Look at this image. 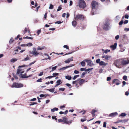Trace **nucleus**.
<instances>
[{
    "label": "nucleus",
    "instance_id": "19",
    "mask_svg": "<svg viewBox=\"0 0 129 129\" xmlns=\"http://www.w3.org/2000/svg\"><path fill=\"white\" fill-rule=\"evenodd\" d=\"M58 109L57 108H54L53 109H51V111L52 112H54L55 111H57L58 110Z\"/></svg>",
    "mask_w": 129,
    "mask_h": 129
},
{
    "label": "nucleus",
    "instance_id": "31",
    "mask_svg": "<svg viewBox=\"0 0 129 129\" xmlns=\"http://www.w3.org/2000/svg\"><path fill=\"white\" fill-rule=\"evenodd\" d=\"M68 68L67 67V66H66L65 67H63L62 68H61L60 69H59V70H65V69H66Z\"/></svg>",
    "mask_w": 129,
    "mask_h": 129
},
{
    "label": "nucleus",
    "instance_id": "1",
    "mask_svg": "<svg viewBox=\"0 0 129 129\" xmlns=\"http://www.w3.org/2000/svg\"><path fill=\"white\" fill-rule=\"evenodd\" d=\"M98 5V3L95 1H92L91 5L92 7V10L91 11V14L92 15L95 14L96 13L95 11L96 10V7Z\"/></svg>",
    "mask_w": 129,
    "mask_h": 129
},
{
    "label": "nucleus",
    "instance_id": "47",
    "mask_svg": "<svg viewBox=\"0 0 129 129\" xmlns=\"http://www.w3.org/2000/svg\"><path fill=\"white\" fill-rule=\"evenodd\" d=\"M100 59H98L96 60V63H99V64H100Z\"/></svg>",
    "mask_w": 129,
    "mask_h": 129
},
{
    "label": "nucleus",
    "instance_id": "61",
    "mask_svg": "<svg viewBox=\"0 0 129 129\" xmlns=\"http://www.w3.org/2000/svg\"><path fill=\"white\" fill-rule=\"evenodd\" d=\"M43 72H41L40 74H39L38 76H42L43 74Z\"/></svg>",
    "mask_w": 129,
    "mask_h": 129
},
{
    "label": "nucleus",
    "instance_id": "42",
    "mask_svg": "<svg viewBox=\"0 0 129 129\" xmlns=\"http://www.w3.org/2000/svg\"><path fill=\"white\" fill-rule=\"evenodd\" d=\"M127 76H125V75L124 76H123V79L124 80L126 81L127 79Z\"/></svg>",
    "mask_w": 129,
    "mask_h": 129
},
{
    "label": "nucleus",
    "instance_id": "18",
    "mask_svg": "<svg viewBox=\"0 0 129 129\" xmlns=\"http://www.w3.org/2000/svg\"><path fill=\"white\" fill-rule=\"evenodd\" d=\"M72 25L74 27H75L77 23L76 21H74L72 22Z\"/></svg>",
    "mask_w": 129,
    "mask_h": 129
},
{
    "label": "nucleus",
    "instance_id": "56",
    "mask_svg": "<svg viewBox=\"0 0 129 129\" xmlns=\"http://www.w3.org/2000/svg\"><path fill=\"white\" fill-rule=\"evenodd\" d=\"M85 72H83L81 76V77L82 78L84 76V75H85Z\"/></svg>",
    "mask_w": 129,
    "mask_h": 129
},
{
    "label": "nucleus",
    "instance_id": "64",
    "mask_svg": "<svg viewBox=\"0 0 129 129\" xmlns=\"http://www.w3.org/2000/svg\"><path fill=\"white\" fill-rule=\"evenodd\" d=\"M123 85H122V87H123L126 84V82L125 81H123L122 82Z\"/></svg>",
    "mask_w": 129,
    "mask_h": 129
},
{
    "label": "nucleus",
    "instance_id": "8",
    "mask_svg": "<svg viewBox=\"0 0 129 129\" xmlns=\"http://www.w3.org/2000/svg\"><path fill=\"white\" fill-rule=\"evenodd\" d=\"M63 122H64V123L66 124H70L73 121V120H71L69 121H68L67 118L65 117H63Z\"/></svg>",
    "mask_w": 129,
    "mask_h": 129
},
{
    "label": "nucleus",
    "instance_id": "57",
    "mask_svg": "<svg viewBox=\"0 0 129 129\" xmlns=\"http://www.w3.org/2000/svg\"><path fill=\"white\" fill-rule=\"evenodd\" d=\"M62 23V22L60 21H57L55 23V24H59Z\"/></svg>",
    "mask_w": 129,
    "mask_h": 129
},
{
    "label": "nucleus",
    "instance_id": "16",
    "mask_svg": "<svg viewBox=\"0 0 129 129\" xmlns=\"http://www.w3.org/2000/svg\"><path fill=\"white\" fill-rule=\"evenodd\" d=\"M108 64L107 63H105L103 61H101L99 65L100 66L104 65L105 66L107 65Z\"/></svg>",
    "mask_w": 129,
    "mask_h": 129
},
{
    "label": "nucleus",
    "instance_id": "14",
    "mask_svg": "<svg viewBox=\"0 0 129 129\" xmlns=\"http://www.w3.org/2000/svg\"><path fill=\"white\" fill-rule=\"evenodd\" d=\"M78 83L80 84V85L83 84L85 82V80L84 79H78Z\"/></svg>",
    "mask_w": 129,
    "mask_h": 129
},
{
    "label": "nucleus",
    "instance_id": "7",
    "mask_svg": "<svg viewBox=\"0 0 129 129\" xmlns=\"http://www.w3.org/2000/svg\"><path fill=\"white\" fill-rule=\"evenodd\" d=\"M121 64L124 66L126 65L129 63V60H126L125 59H121Z\"/></svg>",
    "mask_w": 129,
    "mask_h": 129
},
{
    "label": "nucleus",
    "instance_id": "32",
    "mask_svg": "<svg viewBox=\"0 0 129 129\" xmlns=\"http://www.w3.org/2000/svg\"><path fill=\"white\" fill-rule=\"evenodd\" d=\"M14 41V39L13 38H11L9 41V43L10 44H11Z\"/></svg>",
    "mask_w": 129,
    "mask_h": 129
},
{
    "label": "nucleus",
    "instance_id": "50",
    "mask_svg": "<svg viewBox=\"0 0 129 129\" xmlns=\"http://www.w3.org/2000/svg\"><path fill=\"white\" fill-rule=\"evenodd\" d=\"M111 79V78L110 77H107V81H109Z\"/></svg>",
    "mask_w": 129,
    "mask_h": 129
},
{
    "label": "nucleus",
    "instance_id": "29",
    "mask_svg": "<svg viewBox=\"0 0 129 129\" xmlns=\"http://www.w3.org/2000/svg\"><path fill=\"white\" fill-rule=\"evenodd\" d=\"M126 115V114L124 113H121L120 115H119V117H120V116H122V117H125Z\"/></svg>",
    "mask_w": 129,
    "mask_h": 129
},
{
    "label": "nucleus",
    "instance_id": "12",
    "mask_svg": "<svg viewBox=\"0 0 129 129\" xmlns=\"http://www.w3.org/2000/svg\"><path fill=\"white\" fill-rule=\"evenodd\" d=\"M118 115V113L117 112L112 113L109 114L108 116L109 117H114L117 116Z\"/></svg>",
    "mask_w": 129,
    "mask_h": 129
},
{
    "label": "nucleus",
    "instance_id": "24",
    "mask_svg": "<svg viewBox=\"0 0 129 129\" xmlns=\"http://www.w3.org/2000/svg\"><path fill=\"white\" fill-rule=\"evenodd\" d=\"M57 66H54V67H52L51 68L52 69V70H51V71L52 72V71H54L56 70L57 68Z\"/></svg>",
    "mask_w": 129,
    "mask_h": 129
},
{
    "label": "nucleus",
    "instance_id": "30",
    "mask_svg": "<svg viewBox=\"0 0 129 129\" xmlns=\"http://www.w3.org/2000/svg\"><path fill=\"white\" fill-rule=\"evenodd\" d=\"M47 90L49 91L50 92H53L54 91V89L52 88L50 89H47Z\"/></svg>",
    "mask_w": 129,
    "mask_h": 129
},
{
    "label": "nucleus",
    "instance_id": "41",
    "mask_svg": "<svg viewBox=\"0 0 129 129\" xmlns=\"http://www.w3.org/2000/svg\"><path fill=\"white\" fill-rule=\"evenodd\" d=\"M24 39H33V38L31 37H28V36H27L26 37H25L23 38Z\"/></svg>",
    "mask_w": 129,
    "mask_h": 129
},
{
    "label": "nucleus",
    "instance_id": "35",
    "mask_svg": "<svg viewBox=\"0 0 129 129\" xmlns=\"http://www.w3.org/2000/svg\"><path fill=\"white\" fill-rule=\"evenodd\" d=\"M21 70L20 69H18L17 71V72L16 73L17 75H18L20 74V72Z\"/></svg>",
    "mask_w": 129,
    "mask_h": 129
},
{
    "label": "nucleus",
    "instance_id": "39",
    "mask_svg": "<svg viewBox=\"0 0 129 129\" xmlns=\"http://www.w3.org/2000/svg\"><path fill=\"white\" fill-rule=\"evenodd\" d=\"M119 81V80L118 79H114L113 80V83H114L118 81Z\"/></svg>",
    "mask_w": 129,
    "mask_h": 129
},
{
    "label": "nucleus",
    "instance_id": "27",
    "mask_svg": "<svg viewBox=\"0 0 129 129\" xmlns=\"http://www.w3.org/2000/svg\"><path fill=\"white\" fill-rule=\"evenodd\" d=\"M120 37L123 39H125L126 37V34L120 36Z\"/></svg>",
    "mask_w": 129,
    "mask_h": 129
},
{
    "label": "nucleus",
    "instance_id": "51",
    "mask_svg": "<svg viewBox=\"0 0 129 129\" xmlns=\"http://www.w3.org/2000/svg\"><path fill=\"white\" fill-rule=\"evenodd\" d=\"M106 122H104L103 123V127H106Z\"/></svg>",
    "mask_w": 129,
    "mask_h": 129
},
{
    "label": "nucleus",
    "instance_id": "54",
    "mask_svg": "<svg viewBox=\"0 0 129 129\" xmlns=\"http://www.w3.org/2000/svg\"><path fill=\"white\" fill-rule=\"evenodd\" d=\"M53 77V76H49L45 78L46 79H50Z\"/></svg>",
    "mask_w": 129,
    "mask_h": 129
},
{
    "label": "nucleus",
    "instance_id": "17",
    "mask_svg": "<svg viewBox=\"0 0 129 129\" xmlns=\"http://www.w3.org/2000/svg\"><path fill=\"white\" fill-rule=\"evenodd\" d=\"M30 59V58L28 57V55H27L26 57L23 59L22 61H26L29 60Z\"/></svg>",
    "mask_w": 129,
    "mask_h": 129
},
{
    "label": "nucleus",
    "instance_id": "37",
    "mask_svg": "<svg viewBox=\"0 0 129 129\" xmlns=\"http://www.w3.org/2000/svg\"><path fill=\"white\" fill-rule=\"evenodd\" d=\"M62 9L61 6L60 5L58 7V8L57 9V11H58Z\"/></svg>",
    "mask_w": 129,
    "mask_h": 129
},
{
    "label": "nucleus",
    "instance_id": "59",
    "mask_svg": "<svg viewBox=\"0 0 129 129\" xmlns=\"http://www.w3.org/2000/svg\"><path fill=\"white\" fill-rule=\"evenodd\" d=\"M74 73L76 74H77L79 73V72L77 70H75L74 71Z\"/></svg>",
    "mask_w": 129,
    "mask_h": 129
},
{
    "label": "nucleus",
    "instance_id": "34",
    "mask_svg": "<svg viewBox=\"0 0 129 129\" xmlns=\"http://www.w3.org/2000/svg\"><path fill=\"white\" fill-rule=\"evenodd\" d=\"M53 5L51 4H50L49 7V9H53Z\"/></svg>",
    "mask_w": 129,
    "mask_h": 129
},
{
    "label": "nucleus",
    "instance_id": "13",
    "mask_svg": "<svg viewBox=\"0 0 129 129\" xmlns=\"http://www.w3.org/2000/svg\"><path fill=\"white\" fill-rule=\"evenodd\" d=\"M117 45V43H114V45L111 46H110V47L112 50H113L116 48Z\"/></svg>",
    "mask_w": 129,
    "mask_h": 129
},
{
    "label": "nucleus",
    "instance_id": "60",
    "mask_svg": "<svg viewBox=\"0 0 129 129\" xmlns=\"http://www.w3.org/2000/svg\"><path fill=\"white\" fill-rule=\"evenodd\" d=\"M52 118L53 119H55L56 120H57V119L56 118V116H52Z\"/></svg>",
    "mask_w": 129,
    "mask_h": 129
},
{
    "label": "nucleus",
    "instance_id": "38",
    "mask_svg": "<svg viewBox=\"0 0 129 129\" xmlns=\"http://www.w3.org/2000/svg\"><path fill=\"white\" fill-rule=\"evenodd\" d=\"M27 46H32L33 44L31 43H29L27 44Z\"/></svg>",
    "mask_w": 129,
    "mask_h": 129
},
{
    "label": "nucleus",
    "instance_id": "62",
    "mask_svg": "<svg viewBox=\"0 0 129 129\" xmlns=\"http://www.w3.org/2000/svg\"><path fill=\"white\" fill-rule=\"evenodd\" d=\"M74 64H70L69 65L67 66V67L68 68H70L71 67L74 66Z\"/></svg>",
    "mask_w": 129,
    "mask_h": 129
},
{
    "label": "nucleus",
    "instance_id": "55",
    "mask_svg": "<svg viewBox=\"0 0 129 129\" xmlns=\"http://www.w3.org/2000/svg\"><path fill=\"white\" fill-rule=\"evenodd\" d=\"M41 30H38V31L37 32V34L38 35H39V34L41 33Z\"/></svg>",
    "mask_w": 129,
    "mask_h": 129
},
{
    "label": "nucleus",
    "instance_id": "44",
    "mask_svg": "<svg viewBox=\"0 0 129 129\" xmlns=\"http://www.w3.org/2000/svg\"><path fill=\"white\" fill-rule=\"evenodd\" d=\"M63 47L64 48H66L67 49H68V50L69 49V47H68V46L67 45H64L63 46Z\"/></svg>",
    "mask_w": 129,
    "mask_h": 129
},
{
    "label": "nucleus",
    "instance_id": "2",
    "mask_svg": "<svg viewBox=\"0 0 129 129\" xmlns=\"http://www.w3.org/2000/svg\"><path fill=\"white\" fill-rule=\"evenodd\" d=\"M121 59H118L115 61L113 64L117 68H121Z\"/></svg>",
    "mask_w": 129,
    "mask_h": 129
},
{
    "label": "nucleus",
    "instance_id": "6",
    "mask_svg": "<svg viewBox=\"0 0 129 129\" xmlns=\"http://www.w3.org/2000/svg\"><path fill=\"white\" fill-rule=\"evenodd\" d=\"M23 86V84L15 82L13 83L12 86V87L13 88H20L22 87Z\"/></svg>",
    "mask_w": 129,
    "mask_h": 129
},
{
    "label": "nucleus",
    "instance_id": "63",
    "mask_svg": "<svg viewBox=\"0 0 129 129\" xmlns=\"http://www.w3.org/2000/svg\"><path fill=\"white\" fill-rule=\"evenodd\" d=\"M125 17L126 18L128 19L129 18V15L128 14H126L125 16Z\"/></svg>",
    "mask_w": 129,
    "mask_h": 129
},
{
    "label": "nucleus",
    "instance_id": "9",
    "mask_svg": "<svg viewBox=\"0 0 129 129\" xmlns=\"http://www.w3.org/2000/svg\"><path fill=\"white\" fill-rule=\"evenodd\" d=\"M30 53L34 55L35 57L37 56L39 54V53L37 52L36 49L35 48H33V51Z\"/></svg>",
    "mask_w": 129,
    "mask_h": 129
},
{
    "label": "nucleus",
    "instance_id": "52",
    "mask_svg": "<svg viewBox=\"0 0 129 129\" xmlns=\"http://www.w3.org/2000/svg\"><path fill=\"white\" fill-rule=\"evenodd\" d=\"M124 31L127 32L129 31V28H124Z\"/></svg>",
    "mask_w": 129,
    "mask_h": 129
},
{
    "label": "nucleus",
    "instance_id": "10",
    "mask_svg": "<svg viewBox=\"0 0 129 129\" xmlns=\"http://www.w3.org/2000/svg\"><path fill=\"white\" fill-rule=\"evenodd\" d=\"M84 61L86 62L87 64L90 66H92L93 65L92 62L91 60L86 59L84 60Z\"/></svg>",
    "mask_w": 129,
    "mask_h": 129
},
{
    "label": "nucleus",
    "instance_id": "45",
    "mask_svg": "<svg viewBox=\"0 0 129 129\" xmlns=\"http://www.w3.org/2000/svg\"><path fill=\"white\" fill-rule=\"evenodd\" d=\"M93 69V68H89L85 70V71H91Z\"/></svg>",
    "mask_w": 129,
    "mask_h": 129
},
{
    "label": "nucleus",
    "instance_id": "4",
    "mask_svg": "<svg viewBox=\"0 0 129 129\" xmlns=\"http://www.w3.org/2000/svg\"><path fill=\"white\" fill-rule=\"evenodd\" d=\"M79 7L81 8H84L86 7V4L84 0H79Z\"/></svg>",
    "mask_w": 129,
    "mask_h": 129
},
{
    "label": "nucleus",
    "instance_id": "58",
    "mask_svg": "<svg viewBox=\"0 0 129 129\" xmlns=\"http://www.w3.org/2000/svg\"><path fill=\"white\" fill-rule=\"evenodd\" d=\"M123 21L121 20L119 23V25H121L123 24Z\"/></svg>",
    "mask_w": 129,
    "mask_h": 129
},
{
    "label": "nucleus",
    "instance_id": "26",
    "mask_svg": "<svg viewBox=\"0 0 129 129\" xmlns=\"http://www.w3.org/2000/svg\"><path fill=\"white\" fill-rule=\"evenodd\" d=\"M85 61L84 60L81 62V64L82 67H84L85 65Z\"/></svg>",
    "mask_w": 129,
    "mask_h": 129
},
{
    "label": "nucleus",
    "instance_id": "33",
    "mask_svg": "<svg viewBox=\"0 0 129 129\" xmlns=\"http://www.w3.org/2000/svg\"><path fill=\"white\" fill-rule=\"evenodd\" d=\"M58 75L59 73H54L53 74V77H55L56 76Z\"/></svg>",
    "mask_w": 129,
    "mask_h": 129
},
{
    "label": "nucleus",
    "instance_id": "21",
    "mask_svg": "<svg viewBox=\"0 0 129 129\" xmlns=\"http://www.w3.org/2000/svg\"><path fill=\"white\" fill-rule=\"evenodd\" d=\"M28 31V32L29 33H30V31L29 30V29L27 28H25V31H23L24 32L23 34H25V32H26Z\"/></svg>",
    "mask_w": 129,
    "mask_h": 129
},
{
    "label": "nucleus",
    "instance_id": "5",
    "mask_svg": "<svg viewBox=\"0 0 129 129\" xmlns=\"http://www.w3.org/2000/svg\"><path fill=\"white\" fill-rule=\"evenodd\" d=\"M74 19L76 20H84V16L82 15L78 14L77 15H75Z\"/></svg>",
    "mask_w": 129,
    "mask_h": 129
},
{
    "label": "nucleus",
    "instance_id": "20",
    "mask_svg": "<svg viewBox=\"0 0 129 129\" xmlns=\"http://www.w3.org/2000/svg\"><path fill=\"white\" fill-rule=\"evenodd\" d=\"M111 58V56L110 55H106V56L105 59L106 60H108Z\"/></svg>",
    "mask_w": 129,
    "mask_h": 129
},
{
    "label": "nucleus",
    "instance_id": "49",
    "mask_svg": "<svg viewBox=\"0 0 129 129\" xmlns=\"http://www.w3.org/2000/svg\"><path fill=\"white\" fill-rule=\"evenodd\" d=\"M42 79L40 78L37 80V82H42Z\"/></svg>",
    "mask_w": 129,
    "mask_h": 129
},
{
    "label": "nucleus",
    "instance_id": "11",
    "mask_svg": "<svg viewBox=\"0 0 129 129\" xmlns=\"http://www.w3.org/2000/svg\"><path fill=\"white\" fill-rule=\"evenodd\" d=\"M98 111V109L96 108L92 110L91 113L92 114L93 117H94L95 116V113L97 112Z\"/></svg>",
    "mask_w": 129,
    "mask_h": 129
},
{
    "label": "nucleus",
    "instance_id": "25",
    "mask_svg": "<svg viewBox=\"0 0 129 129\" xmlns=\"http://www.w3.org/2000/svg\"><path fill=\"white\" fill-rule=\"evenodd\" d=\"M120 19V17L118 15L115 18V20L116 21H119Z\"/></svg>",
    "mask_w": 129,
    "mask_h": 129
},
{
    "label": "nucleus",
    "instance_id": "36",
    "mask_svg": "<svg viewBox=\"0 0 129 129\" xmlns=\"http://www.w3.org/2000/svg\"><path fill=\"white\" fill-rule=\"evenodd\" d=\"M78 79L76 81H74L72 82V83L73 84H76L77 83H78Z\"/></svg>",
    "mask_w": 129,
    "mask_h": 129
},
{
    "label": "nucleus",
    "instance_id": "15",
    "mask_svg": "<svg viewBox=\"0 0 129 129\" xmlns=\"http://www.w3.org/2000/svg\"><path fill=\"white\" fill-rule=\"evenodd\" d=\"M73 57H71L70 58L66 60L65 61V63H69L70 62L73 61Z\"/></svg>",
    "mask_w": 129,
    "mask_h": 129
},
{
    "label": "nucleus",
    "instance_id": "22",
    "mask_svg": "<svg viewBox=\"0 0 129 129\" xmlns=\"http://www.w3.org/2000/svg\"><path fill=\"white\" fill-rule=\"evenodd\" d=\"M65 78L66 79H68L69 80H71V76H65Z\"/></svg>",
    "mask_w": 129,
    "mask_h": 129
},
{
    "label": "nucleus",
    "instance_id": "53",
    "mask_svg": "<svg viewBox=\"0 0 129 129\" xmlns=\"http://www.w3.org/2000/svg\"><path fill=\"white\" fill-rule=\"evenodd\" d=\"M65 89V88H60L59 89V90L62 91H64Z\"/></svg>",
    "mask_w": 129,
    "mask_h": 129
},
{
    "label": "nucleus",
    "instance_id": "28",
    "mask_svg": "<svg viewBox=\"0 0 129 129\" xmlns=\"http://www.w3.org/2000/svg\"><path fill=\"white\" fill-rule=\"evenodd\" d=\"M56 83L57 84H59V85H60L62 83L61 81V80L59 79L57 80L56 81Z\"/></svg>",
    "mask_w": 129,
    "mask_h": 129
},
{
    "label": "nucleus",
    "instance_id": "40",
    "mask_svg": "<svg viewBox=\"0 0 129 129\" xmlns=\"http://www.w3.org/2000/svg\"><path fill=\"white\" fill-rule=\"evenodd\" d=\"M66 85L67 86L69 87V88H71L72 87L71 85L67 83L66 84Z\"/></svg>",
    "mask_w": 129,
    "mask_h": 129
},
{
    "label": "nucleus",
    "instance_id": "3",
    "mask_svg": "<svg viewBox=\"0 0 129 129\" xmlns=\"http://www.w3.org/2000/svg\"><path fill=\"white\" fill-rule=\"evenodd\" d=\"M111 27L110 26V24L108 21H106L103 26V29L106 30H109Z\"/></svg>",
    "mask_w": 129,
    "mask_h": 129
},
{
    "label": "nucleus",
    "instance_id": "46",
    "mask_svg": "<svg viewBox=\"0 0 129 129\" xmlns=\"http://www.w3.org/2000/svg\"><path fill=\"white\" fill-rule=\"evenodd\" d=\"M110 51V50H109L108 49H106L105 50V51H104V52L105 53H107L109 52Z\"/></svg>",
    "mask_w": 129,
    "mask_h": 129
},
{
    "label": "nucleus",
    "instance_id": "48",
    "mask_svg": "<svg viewBox=\"0 0 129 129\" xmlns=\"http://www.w3.org/2000/svg\"><path fill=\"white\" fill-rule=\"evenodd\" d=\"M119 37V36L118 35H117L115 37V39L116 40H118Z\"/></svg>",
    "mask_w": 129,
    "mask_h": 129
},
{
    "label": "nucleus",
    "instance_id": "43",
    "mask_svg": "<svg viewBox=\"0 0 129 129\" xmlns=\"http://www.w3.org/2000/svg\"><path fill=\"white\" fill-rule=\"evenodd\" d=\"M37 104V103L35 102H33V103H31L29 105L30 106L33 105L35 104Z\"/></svg>",
    "mask_w": 129,
    "mask_h": 129
},
{
    "label": "nucleus",
    "instance_id": "23",
    "mask_svg": "<svg viewBox=\"0 0 129 129\" xmlns=\"http://www.w3.org/2000/svg\"><path fill=\"white\" fill-rule=\"evenodd\" d=\"M17 60V59L16 58H13L10 60V61L12 63H14Z\"/></svg>",
    "mask_w": 129,
    "mask_h": 129
}]
</instances>
